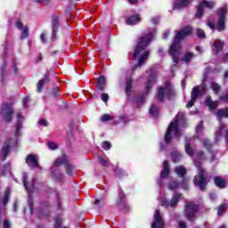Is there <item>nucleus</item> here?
Segmentation results:
<instances>
[{"label": "nucleus", "mask_w": 228, "mask_h": 228, "mask_svg": "<svg viewBox=\"0 0 228 228\" xmlns=\"http://www.w3.org/2000/svg\"><path fill=\"white\" fill-rule=\"evenodd\" d=\"M192 29L191 27H185L182 30L175 31L176 35L169 49V54L175 63L174 66L171 67V72H174L175 67H177V63H179V56H181V45L179 42H181L183 38H186V37L191 35Z\"/></svg>", "instance_id": "nucleus-1"}, {"label": "nucleus", "mask_w": 228, "mask_h": 228, "mask_svg": "<svg viewBox=\"0 0 228 228\" xmlns=\"http://www.w3.org/2000/svg\"><path fill=\"white\" fill-rule=\"evenodd\" d=\"M186 126V119L184 118V113L178 112L175 119L169 124L167 127V131L165 135V143L166 145L170 144L172 142V134H174L175 138H179L183 136L182 131L183 127Z\"/></svg>", "instance_id": "nucleus-2"}, {"label": "nucleus", "mask_w": 228, "mask_h": 228, "mask_svg": "<svg viewBox=\"0 0 228 228\" xmlns=\"http://www.w3.org/2000/svg\"><path fill=\"white\" fill-rule=\"evenodd\" d=\"M156 37V28H152L149 31L148 34H144L142 37L138 39V43L134 47V51L133 53H129V58L132 60H136L140 53L144 49H147L148 45L152 42V38Z\"/></svg>", "instance_id": "nucleus-3"}, {"label": "nucleus", "mask_w": 228, "mask_h": 228, "mask_svg": "<svg viewBox=\"0 0 228 228\" xmlns=\"http://www.w3.org/2000/svg\"><path fill=\"white\" fill-rule=\"evenodd\" d=\"M193 163L198 168V175L194 177L193 183L195 186L200 188V191H204L206 190V186H208V173L204 168H202V162L199 159H194Z\"/></svg>", "instance_id": "nucleus-4"}, {"label": "nucleus", "mask_w": 228, "mask_h": 228, "mask_svg": "<svg viewBox=\"0 0 228 228\" xmlns=\"http://www.w3.org/2000/svg\"><path fill=\"white\" fill-rule=\"evenodd\" d=\"M10 45L8 42L4 45V65L1 67L2 77H4V72L10 70L12 67L14 74H17V62L13 60V55L10 54Z\"/></svg>", "instance_id": "nucleus-5"}, {"label": "nucleus", "mask_w": 228, "mask_h": 228, "mask_svg": "<svg viewBox=\"0 0 228 228\" xmlns=\"http://www.w3.org/2000/svg\"><path fill=\"white\" fill-rule=\"evenodd\" d=\"M174 96V87L170 82H166L164 86H159L157 93V99L163 102L166 99H172Z\"/></svg>", "instance_id": "nucleus-6"}, {"label": "nucleus", "mask_w": 228, "mask_h": 228, "mask_svg": "<svg viewBox=\"0 0 228 228\" xmlns=\"http://www.w3.org/2000/svg\"><path fill=\"white\" fill-rule=\"evenodd\" d=\"M216 118L220 122L219 128L216 131V142H218L224 134V129H225V124L222 123V118H228V108L221 109L216 112Z\"/></svg>", "instance_id": "nucleus-7"}, {"label": "nucleus", "mask_w": 228, "mask_h": 228, "mask_svg": "<svg viewBox=\"0 0 228 228\" xmlns=\"http://www.w3.org/2000/svg\"><path fill=\"white\" fill-rule=\"evenodd\" d=\"M13 115H15V109L11 103H3L0 110V117L6 124H10L13 120Z\"/></svg>", "instance_id": "nucleus-8"}, {"label": "nucleus", "mask_w": 228, "mask_h": 228, "mask_svg": "<svg viewBox=\"0 0 228 228\" xmlns=\"http://www.w3.org/2000/svg\"><path fill=\"white\" fill-rule=\"evenodd\" d=\"M206 94V84H202L198 86H194L191 93V101L186 104V108H191L195 102L200 95H204Z\"/></svg>", "instance_id": "nucleus-9"}, {"label": "nucleus", "mask_w": 228, "mask_h": 228, "mask_svg": "<svg viewBox=\"0 0 228 228\" xmlns=\"http://www.w3.org/2000/svg\"><path fill=\"white\" fill-rule=\"evenodd\" d=\"M61 165H64L66 168V174L68 175H74L76 173V167L69 162V159H67V156L63 155L62 157L58 158L53 162V167H60Z\"/></svg>", "instance_id": "nucleus-10"}, {"label": "nucleus", "mask_w": 228, "mask_h": 228, "mask_svg": "<svg viewBox=\"0 0 228 228\" xmlns=\"http://www.w3.org/2000/svg\"><path fill=\"white\" fill-rule=\"evenodd\" d=\"M197 211H199V206L195 204L193 201H186L185 202V208L183 210V215L187 220H193L195 218V215H197Z\"/></svg>", "instance_id": "nucleus-11"}, {"label": "nucleus", "mask_w": 228, "mask_h": 228, "mask_svg": "<svg viewBox=\"0 0 228 228\" xmlns=\"http://www.w3.org/2000/svg\"><path fill=\"white\" fill-rule=\"evenodd\" d=\"M227 14V4L224 5L218 10V21L216 24V29L218 31H224L225 29V15Z\"/></svg>", "instance_id": "nucleus-12"}, {"label": "nucleus", "mask_w": 228, "mask_h": 228, "mask_svg": "<svg viewBox=\"0 0 228 228\" xmlns=\"http://www.w3.org/2000/svg\"><path fill=\"white\" fill-rule=\"evenodd\" d=\"M23 185L24 188L28 191V207L30 209V212L33 213V198H31V192L33 191V188H35V178L32 179V184L31 189L28 187V174L23 173Z\"/></svg>", "instance_id": "nucleus-13"}, {"label": "nucleus", "mask_w": 228, "mask_h": 228, "mask_svg": "<svg viewBox=\"0 0 228 228\" xmlns=\"http://www.w3.org/2000/svg\"><path fill=\"white\" fill-rule=\"evenodd\" d=\"M15 145H17V141L13 139H7L5 145H4L1 150L0 156L2 158V161H6V158H8L10 154V149H12V147H15Z\"/></svg>", "instance_id": "nucleus-14"}, {"label": "nucleus", "mask_w": 228, "mask_h": 228, "mask_svg": "<svg viewBox=\"0 0 228 228\" xmlns=\"http://www.w3.org/2000/svg\"><path fill=\"white\" fill-rule=\"evenodd\" d=\"M181 199H183V194L181 193H177L175 192L171 200H168L167 199H163L161 200V206H163L164 208H176L177 203L179 202V200H181Z\"/></svg>", "instance_id": "nucleus-15"}, {"label": "nucleus", "mask_w": 228, "mask_h": 228, "mask_svg": "<svg viewBox=\"0 0 228 228\" xmlns=\"http://www.w3.org/2000/svg\"><path fill=\"white\" fill-rule=\"evenodd\" d=\"M205 8H208V10H213L215 8V2L204 0L203 2L200 3L195 15L196 19H200V17L204 15Z\"/></svg>", "instance_id": "nucleus-16"}, {"label": "nucleus", "mask_w": 228, "mask_h": 228, "mask_svg": "<svg viewBox=\"0 0 228 228\" xmlns=\"http://www.w3.org/2000/svg\"><path fill=\"white\" fill-rule=\"evenodd\" d=\"M51 210V204L49 201H43L37 209V215L39 218H47Z\"/></svg>", "instance_id": "nucleus-17"}, {"label": "nucleus", "mask_w": 228, "mask_h": 228, "mask_svg": "<svg viewBox=\"0 0 228 228\" xmlns=\"http://www.w3.org/2000/svg\"><path fill=\"white\" fill-rule=\"evenodd\" d=\"M158 77V73L154 71V69L150 70V75L148 77V81L145 85V94H149L151 92V88H152V86L156 83V79Z\"/></svg>", "instance_id": "nucleus-18"}, {"label": "nucleus", "mask_w": 228, "mask_h": 228, "mask_svg": "<svg viewBox=\"0 0 228 228\" xmlns=\"http://www.w3.org/2000/svg\"><path fill=\"white\" fill-rule=\"evenodd\" d=\"M154 221L151 224V228H164L165 221H163V217L159 213V210H156L153 216Z\"/></svg>", "instance_id": "nucleus-19"}, {"label": "nucleus", "mask_w": 228, "mask_h": 228, "mask_svg": "<svg viewBox=\"0 0 228 228\" xmlns=\"http://www.w3.org/2000/svg\"><path fill=\"white\" fill-rule=\"evenodd\" d=\"M26 163L30 168H42L38 166V156L34 154L28 155Z\"/></svg>", "instance_id": "nucleus-20"}, {"label": "nucleus", "mask_w": 228, "mask_h": 228, "mask_svg": "<svg viewBox=\"0 0 228 228\" xmlns=\"http://www.w3.org/2000/svg\"><path fill=\"white\" fill-rule=\"evenodd\" d=\"M52 28H53L52 40H56V34L58 33V28H60V20L56 15L52 16Z\"/></svg>", "instance_id": "nucleus-21"}, {"label": "nucleus", "mask_w": 228, "mask_h": 228, "mask_svg": "<svg viewBox=\"0 0 228 228\" xmlns=\"http://www.w3.org/2000/svg\"><path fill=\"white\" fill-rule=\"evenodd\" d=\"M17 117V122L15 124V136H20V129H22V122L24 120V117L22 116V113L18 112L16 114Z\"/></svg>", "instance_id": "nucleus-22"}, {"label": "nucleus", "mask_w": 228, "mask_h": 228, "mask_svg": "<svg viewBox=\"0 0 228 228\" xmlns=\"http://www.w3.org/2000/svg\"><path fill=\"white\" fill-rule=\"evenodd\" d=\"M15 25L18 29L21 30V40H24V38H28V37H29L28 27H24V24H22L20 20H17Z\"/></svg>", "instance_id": "nucleus-23"}, {"label": "nucleus", "mask_w": 228, "mask_h": 228, "mask_svg": "<svg viewBox=\"0 0 228 228\" xmlns=\"http://www.w3.org/2000/svg\"><path fill=\"white\" fill-rule=\"evenodd\" d=\"M142 21V17L140 14H132L126 18V24L128 26H135V24H139Z\"/></svg>", "instance_id": "nucleus-24"}, {"label": "nucleus", "mask_w": 228, "mask_h": 228, "mask_svg": "<svg viewBox=\"0 0 228 228\" xmlns=\"http://www.w3.org/2000/svg\"><path fill=\"white\" fill-rule=\"evenodd\" d=\"M191 1L193 0H176L174 4V10H181L183 8H186L189 4H191Z\"/></svg>", "instance_id": "nucleus-25"}, {"label": "nucleus", "mask_w": 228, "mask_h": 228, "mask_svg": "<svg viewBox=\"0 0 228 228\" xmlns=\"http://www.w3.org/2000/svg\"><path fill=\"white\" fill-rule=\"evenodd\" d=\"M206 106H208L210 110H216L218 108V101H213L211 95H208L205 99Z\"/></svg>", "instance_id": "nucleus-26"}, {"label": "nucleus", "mask_w": 228, "mask_h": 228, "mask_svg": "<svg viewBox=\"0 0 228 228\" xmlns=\"http://www.w3.org/2000/svg\"><path fill=\"white\" fill-rule=\"evenodd\" d=\"M151 54V52L146 51L142 53V55L138 60V64L134 66L132 69L133 72L138 69V67H142L143 65V61H147V58H149V55Z\"/></svg>", "instance_id": "nucleus-27"}, {"label": "nucleus", "mask_w": 228, "mask_h": 228, "mask_svg": "<svg viewBox=\"0 0 228 228\" xmlns=\"http://www.w3.org/2000/svg\"><path fill=\"white\" fill-rule=\"evenodd\" d=\"M170 174V167H168V160H164L163 170L160 173V179L168 177Z\"/></svg>", "instance_id": "nucleus-28"}, {"label": "nucleus", "mask_w": 228, "mask_h": 228, "mask_svg": "<svg viewBox=\"0 0 228 228\" xmlns=\"http://www.w3.org/2000/svg\"><path fill=\"white\" fill-rule=\"evenodd\" d=\"M49 71H46L45 74V77L44 79H41L38 81L37 83V92H42V88H44V85H45V83H49Z\"/></svg>", "instance_id": "nucleus-29"}, {"label": "nucleus", "mask_w": 228, "mask_h": 228, "mask_svg": "<svg viewBox=\"0 0 228 228\" xmlns=\"http://www.w3.org/2000/svg\"><path fill=\"white\" fill-rule=\"evenodd\" d=\"M222 49H224V42H222L218 39L216 40L214 42V48H213L214 54H218V53H220V51H222Z\"/></svg>", "instance_id": "nucleus-30"}, {"label": "nucleus", "mask_w": 228, "mask_h": 228, "mask_svg": "<svg viewBox=\"0 0 228 228\" xmlns=\"http://www.w3.org/2000/svg\"><path fill=\"white\" fill-rule=\"evenodd\" d=\"M210 88L212 90V92H214L215 95H218V94H220V92H222V86H220V84L212 81L210 83Z\"/></svg>", "instance_id": "nucleus-31"}, {"label": "nucleus", "mask_w": 228, "mask_h": 228, "mask_svg": "<svg viewBox=\"0 0 228 228\" xmlns=\"http://www.w3.org/2000/svg\"><path fill=\"white\" fill-rule=\"evenodd\" d=\"M133 90V78H126V95L130 97Z\"/></svg>", "instance_id": "nucleus-32"}, {"label": "nucleus", "mask_w": 228, "mask_h": 228, "mask_svg": "<svg viewBox=\"0 0 228 228\" xmlns=\"http://www.w3.org/2000/svg\"><path fill=\"white\" fill-rule=\"evenodd\" d=\"M150 115L153 117V118H156L158 115H159V107H158L156 104L152 103L150 108Z\"/></svg>", "instance_id": "nucleus-33"}, {"label": "nucleus", "mask_w": 228, "mask_h": 228, "mask_svg": "<svg viewBox=\"0 0 228 228\" xmlns=\"http://www.w3.org/2000/svg\"><path fill=\"white\" fill-rule=\"evenodd\" d=\"M118 199L119 202H118V206L122 208L126 206V194H124V191H122L121 189H119Z\"/></svg>", "instance_id": "nucleus-34"}, {"label": "nucleus", "mask_w": 228, "mask_h": 228, "mask_svg": "<svg viewBox=\"0 0 228 228\" xmlns=\"http://www.w3.org/2000/svg\"><path fill=\"white\" fill-rule=\"evenodd\" d=\"M214 182L216 186H217V188H225V181L221 177H218V176L215 177Z\"/></svg>", "instance_id": "nucleus-35"}, {"label": "nucleus", "mask_w": 228, "mask_h": 228, "mask_svg": "<svg viewBox=\"0 0 228 228\" xmlns=\"http://www.w3.org/2000/svg\"><path fill=\"white\" fill-rule=\"evenodd\" d=\"M175 173L180 177H184V175H186V167H183V166H179V167H175Z\"/></svg>", "instance_id": "nucleus-36"}, {"label": "nucleus", "mask_w": 228, "mask_h": 228, "mask_svg": "<svg viewBox=\"0 0 228 228\" xmlns=\"http://www.w3.org/2000/svg\"><path fill=\"white\" fill-rule=\"evenodd\" d=\"M99 90H103L106 86V77L104 76H101L98 78V85H97Z\"/></svg>", "instance_id": "nucleus-37"}, {"label": "nucleus", "mask_w": 228, "mask_h": 228, "mask_svg": "<svg viewBox=\"0 0 228 228\" xmlns=\"http://www.w3.org/2000/svg\"><path fill=\"white\" fill-rule=\"evenodd\" d=\"M182 158H183V156L178 151H175V152L171 153V159L174 161V163H179V161H181Z\"/></svg>", "instance_id": "nucleus-38"}, {"label": "nucleus", "mask_w": 228, "mask_h": 228, "mask_svg": "<svg viewBox=\"0 0 228 228\" xmlns=\"http://www.w3.org/2000/svg\"><path fill=\"white\" fill-rule=\"evenodd\" d=\"M185 152L188 156H193V150L191 149V143L189 142L188 139H185Z\"/></svg>", "instance_id": "nucleus-39"}, {"label": "nucleus", "mask_w": 228, "mask_h": 228, "mask_svg": "<svg viewBox=\"0 0 228 228\" xmlns=\"http://www.w3.org/2000/svg\"><path fill=\"white\" fill-rule=\"evenodd\" d=\"M51 172L56 181H63L65 176L62 174H60L58 171H53V168H51Z\"/></svg>", "instance_id": "nucleus-40"}, {"label": "nucleus", "mask_w": 228, "mask_h": 228, "mask_svg": "<svg viewBox=\"0 0 228 228\" xmlns=\"http://www.w3.org/2000/svg\"><path fill=\"white\" fill-rule=\"evenodd\" d=\"M195 55L193 54V53H190V52H187L185 54H184V57L183 59V61H184L185 63H188V61H191L192 58L194 57Z\"/></svg>", "instance_id": "nucleus-41"}, {"label": "nucleus", "mask_w": 228, "mask_h": 228, "mask_svg": "<svg viewBox=\"0 0 228 228\" xmlns=\"http://www.w3.org/2000/svg\"><path fill=\"white\" fill-rule=\"evenodd\" d=\"M10 200V188H7L5 191V194L4 197V206H6V204H8V201Z\"/></svg>", "instance_id": "nucleus-42"}, {"label": "nucleus", "mask_w": 228, "mask_h": 228, "mask_svg": "<svg viewBox=\"0 0 228 228\" xmlns=\"http://www.w3.org/2000/svg\"><path fill=\"white\" fill-rule=\"evenodd\" d=\"M196 35L199 38H201V39L206 38V32H204V30H202V28H197Z\"/></svg>", "instance_id": "nucleus-43"}, {"label": "nucleus", "mask_w": 228, "mask_h": 228, "mask_svg": "<svg viewBox=\"0 0 228 228\" xmlns=\"http://www.w3.org/2000/svg\"><path fill=\"white\" fill-rule=\"evenodd\" d=\"M56 202H57V209L59 211H61L63 208L61 207V198L60 197V194L56 193Z\"/></svg>", "instance_id": "nucleus-44"}, {"label": "nucleus", "mask_w": 228, "mask_h": 228, "mask_svg": "<svg viewBox=\"0 0 228 228\" xmlns=\"http://www.w3.org/2000/svg\"><path fill=\"white\" fill-rule=\"evenodd\" d=\"M203 145L206 148L207 151H211V148L213 147V143L209 142L208 139H203Z\"/></svg>", "instance_id": "nucleus-45"}, {"label": "nucleus", "mask_w": 228, "mask_h": 228, "mask_svg": "<svg viewBox=\"0 0 228 228\" xmlns=\"http://www.w3.org/2000/svg\"><path fill=\"white\" fill-rule=\"evenodd\" d=\"M105 204L104 199L96 200L94 202V206L98 208V209H101Z\"/></svg>", "instance_id": "nucleus-46"}, {"label": "nucleus", "mask_w": 228, "mask_h": 228, "mask_svg": "<svg viewBox=\"0 0 228 228\" xmlns=\"http://www.w3.org/2000/svg\"><path fill=\"white\" fill-rule=\"evenodd\" d=\"M169 190H177L179 188V183L175 181H171L168 184Z\"/></svg>", "instance_id": "nucleus-47"}, {"label": "nucleus", "mask_w": 228, "mask_h": 228, "mask_svg": "<svg viewBox=\"0 0 228 228\" xmlns=\"http://www.w3.org/2000/svg\"><path fill=\"white\" fill-rule=\"evenodd\" d=\"M183 190H190V185L188 184V179L183 178L182 183H180Z\"/></svg>", "instance_id": "nucleus-48"}, {"label": "nucleus", "mask_w": 228, "mask_h": 228, "mask_svg": "<svg viewBox=\"0 0 228 228\" xmlns=\"http://www.w3.org/2000/svg\"><path fill=\"white\" fill-rule=\"evenodd\" d=\"M227 209V204H222L219 208H218V211H217V214L218 216H222L224 215V212Z\"/></svg>", "instance_id": "nucleus-49"}, {"label": "nucleus", "mask_w": 228, "mask_h": 228, "mask_svg": "<svg viewBox=\"0 0 228 228\" xmlns=\"http://www.w3.org/2000/svg\"><path fill=\"white\" fill-rule=\"evenodd\" d=\"M102 122H108L110 120H113V116L110 114H104L103 116L101 117Z\"/></svg>", "instance_id": "nucleus-50"}, {"label": "nucleus", "mask_w": 228, "mask_h": 228, "mask_svg": "<svg viewBox=\"0 0 228 228\" xmlns=\"http://www.w3.org/2000/svg\"><path fill=\"white\" fill-rule=\"evenodd\" d=\"M99 161L102 167H110V159H106L102 157L99 158Z\"/></svg>", "instance_id": "nucleus-51"}, {"label": "nucleus", "mask_w": 228, "mask_h": 228, "mask_svg": "<svg viewBox=\"0 0 228 228\" xmlns=\"http://www.w3.org/2000/svg\"><path fill=\"white\" fill-rule=\"evenodd\" d=\"M202 129H204V122L200 121L196 127V134H200V133H202Z\"/></svg>", "instance_id": "nucleus-52"}, {"label": "nucleus", "mask_w": 228, "mask_h": 228, "mask_svg": "<svg viewBox=\"0 0 228 228\" xmlns=\"http://www.w3.org/2000/svg\"><path fill=\"white\" fill-rule=\"evenodd\" d=\"M47 146L50 151H56V149H58V144H56V142H49Z\"/></svg>", "instance_id": "nucleus-53"}, {"label": "nucleus", "mask_w": 228, "mask_h": 228, "mask_svg": "<svg viewBox=\"0 0 228 228\" xmlns=\"http://www.w3.org/2000/svg\"><path fill=\"white\" fill-rule=\"evenodd\" d=\"M102 148L104 149V151H110V149H111V142L104 141L102 142Z\"/></svg>", "instance_id": "nucleus-54"}, {"label": "nucleus", "mask_w": 228, "mask_h": 228, "mask_svg": "<svg viewBox=\"0 0 228 228\" xmlns=\"http://www.w3.org/2000/svg\"><path fill=\"white\" fill-rule=\"evenodd\" d=\"M115 174H116L117 177H124V175H126V172L124 170L118 169V168H117L115 170Z\"/></svg>", "instance_id": "nucleus-55"}, {"label": "nucleus", "mask_w": 228, "mask_h": 228, "mask_svg": "<svg viewBox=\"0 0 228 228\" xmlns=\"http://www.w3.org/2000/svg\"><path fill=\"white\" fill-rule=\"evenodd\" d=\"M8 172H10V164H5L2 170V174H3V175H6V174H8Z\"/></svg>", "instance_id": "nucleus-56"}, {"label": "nucleus", "mask_w": 228, "mask_h": 228, "mask_svg": "<svg viewBox=\"0 0 228 228\" xmlns=\"http://www.w3.org/2000/svg\"><path fill=\"white\" fill-rule=\"evenodd\" d=\"M228 83V69L224 71L223 76V85H227Z\"/></svg>", "instance_id": "nucleus-57"}, {"label": "nucleus", "mask_w": 228, "mask_h": 228, "mask_svg": "<svg viewBox=\"0 0 228 228\" xmlns=\"http://www.w3.org/2000/svg\"><path fill=\"white\" fill-rule=\"evenodd\" d=\"M135 102H137V104H143V102H145V95L136 98Z\"/></svg>", "instance_id": "nucleus-58"}, {"label": "nucleus", "mask_w": 228, "mask_h": 228, "mask_svg": "<svg viewBox=\"0 0 228 228\" xmlns=\"http://www.w3.org/2000/svg\"><path fill=\"white\" fill-rule=\"evenodd\" d=\"M219 99L220 101H223V102H228V93L219 96Z\"/></svg>", "instance_id": "nucleus-59"}, {"label": "nucleus", "mask_w": 228, "mask_h": 228, "mask_svg": "<svg viewBox=\"0 0 228 228\" xmlns=\"http://www.w3.org/2000/svg\"><path fill=\"white\" fill-rule=\"evenodd\" d=\"M102 101L103 102H106L107 101H110V95H108V94L103 93L102 94Z\"/></svg>", "instance_id": "nucleus-60"}, {"label": "nucleus", "mask_w": 228, "mask_h": 228, "mask_svg": "<svg viewBox=\"0 0 228 228\" xmlns=\"http://www.w3.org/2000/svg\"><path fill=\"white\" fill-rule=\"evenodd\" d=\"M39 125L43 126V127H47L49 126V122H47L45 119H40Z\"/></svg>", "instance_id": "nucleus-61"}, {"label": "nucleus", "mask_w": 228, "mask_h": 228, "mask_svg": "<svg viewBox=\"0 0 228 228\" xmlns=\"http://www.w3.org/2000/svg\"><path fill=\"white\" fill-rule=\"evenodd\" d=\"M196 156L198 159H206V157H204V151H199L196 153Z\"/></svg>", "instance_id": "nucleus-62"}, {"label": "nucleus", "mask_w": 228, "mask_h": 228, "mask_svg": "<svg viewBox=\"0 0 228 228\" xmlns=\"http://www.w3.org/2000/svg\"><path fill=\"white\" fill-rule=\"evenodd\" d=\"M4 228H12V224L10 223V221H8V219H5L4 221Z\"/></svg>", "instance_id": "nucleus-63"}, {"label": "nucleus", "mask_w": 228, "mask_h": 228, "mask_svg": "<svg viewBox=\"0 0 228 228\" xmlns=\"http://www.w3.org/2000/svg\"><path fill=\"white\" fill-rule=\"evenodd\" d=\"M152 24H159V16L151 18Z\"/></svg>", "instance_id": "nucleus-64"}]
</instances>
